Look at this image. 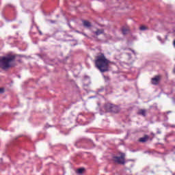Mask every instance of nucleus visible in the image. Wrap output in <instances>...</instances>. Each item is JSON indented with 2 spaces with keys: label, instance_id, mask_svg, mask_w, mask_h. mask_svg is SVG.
<instances>
[{
  "label": "nucleus",
  "instance_id": "9",
  "mask_svg": "<svg viewBox=\"0 0 175 175\" xmlns=\"http://www.w3.org/2000/svg\"><path fill=\"white\" fill-rule=\"evenodd\" d=\"M83 25L85 28H90V27H91V23L88 21H83Z\"/></svg>",
  "mask_w": 175,
  "mask_h": 175
},
{
  "label": "nucleus",
  "instance_id": "17",
  "mask_svg": "<svg viewBox=\"0 0 175 175\" xmlns=\"http://www.w3.org/2000/svg\"><path fill=\"white\" fill-rule=\"evenodd\" d=\"M157 133L159 135L161 134V131H157Z\"/></svg>",
  "mask_w": 175,
  "mask_h": 175
},
{
  "label": "nucleus",
  "instance_id": "2",
  "mask_svg": "<svg viewBox=\"0 0 175 175\" xmlns=\"http://www.w3.org/2000/svg\"><path fill=\"white\" fill-rule=\"evenodd\" d=\"M16 59L15 55H8L0 57V68L3 70L9 69L12 66V62Z\"/></svg>",
  "mask_w": 175,
  "mask_h": 175
},
{
  "label": "nucleus",
  "instance_id": "7",
  "mask_svg": "<svg viewBox=\"0 0 175 175\" xmlns=\"http://www.w3.org/2000/svg\"><path fill=\"white\" fill-rule=\"evenodd\" d=\"M93 33L96 36H99V35H102L105 33V30L103 29H97V30L96 31H93Z\"/></svg>",
  "mask_w": 175,
  "mask_h": 175
},
{
  "label": "nucleus",
  "instance_id": "10",
  "mask_svg": "<svg viewBox=\"0 0 175 175\" xmlns=\"http://www.w3.org/2000/svg\"><path fill=\"white\" fill-rule=\"evenodd\" d=\"M147 112V111H146V109H140L138 111V114H140L141 116H143L144 117H146V113Z\"/></svg>",
  "mask_w": 175,
  "mask_h": 175
},
{
  "label": "nucleus",
  "instance_id": "4",
  "mask_svg": "<svg viewBox=\"0 0 175 175\" xmlns=\"http://www.w3.org/2000/svg\"><path fill=\"white\" fill-rule=\"evenodd\" d=\"M113 161L115 163H118V165H125V153H120V157L114 156Z\"/></svg>",
  "mask_w": 175,
  "mask_h": 175
},
{
  "label": "nucleus",
  "instance_id": "12",
  "mask_svg": "<svg viewBox=\"0 0 175 175\" xmlns=\"http://www.w3.org/2000/svg\"><path fill=\"white\" fill-rule=\"evenodd\" d=\"M139 29L140 31H147V29H148V27L145 25H142L139 27Z\"/></svg>",
  "mask_w": 175,
  "mask_h": 175
},
{
  "label": "nucleus",
  "instance_id": "1",
  "mask_svg": "<svg viewBox=\"0 0 175 175\" xmlns=\"http://www.w3.org/2000/svg\"><path fill=\"white\" fill-rule=\"evenodd\" d=\"M94 64L96 68L102 73L109 72V68L111 62L106 58L104 53H99L95 57Z\"/></svg>",
  "mask_w": 175,
  "mask_h": 175
},
{
  "label": "nucleus",
  "instance_id": "5",
  "mask_svg": "<svg viewBox=\"0 0 175 175\" xmlns=\"http://www.w3.org/2000/svg\"><path fill=\"white\" fill-rule=\"evenodd\" d=\"M161 81V75H157L154 78H152L151 83L153 85H158Z\"/></svg>",
  "mask_w": 175,
  "mask_h": 175
},
{
  "label": "nucleus",
  "instance_id": "11",
  "mask_svg": "<svg viewBox=\"0 0 175 175\" xmlns=\"http://www.w3.org/2000/svg\"><path fill=\"white\" fill-rule=\"evenodd\" d=\"M84 170V168H79L78 170H77L76 173L77 174H83Z\"/></svg>",
  "mask_w": 175,
  "mask_h": 175
},
{
  "label": "nucleus",
  "instance_id": "6",
  "mask_svg": "<svg viewBox=\"0 0 175 175\" xmlns=\"http://www.w3.org/2000/svg\"><path fill=\"white\" fill-rule=\"evenodd\" d=\"M148 139H150V137L148 135H145L144 137H140L139 139V142L140 143H146V142L148 141Z\"/></svg>",
  "mask_w": 175,
  "mask_h": 175
},
{
  "label": "nucleus",
  "instance_id": "14",
  "mask_svg": "<svg viewBox=\"0 0 175 175\" xmlns=\"http://www.w3.org/2000/svg\"><path fill=\"white\" fill-rule=\"evenodd\" d=\"M5 92V89L3 88H0V94H3Z\"/></svg>",
  "mask_w": 175,
  "mask_h": 175
},
{
  "label": "nucleus",
  "instance_id": "16",
  "mask_svg": "<svg viewBox=\"0 0 175 175\" xmlns=\"http://www.w3.org/2000/svg\"><path fill=\"white\" fill-rule=\"evenodd\" d=\"M76 32H77V33H81L80 31H76Z\"/></svg>",
  "mask_w": 175,
  "mask_h": 175
},
{
  "label": "nucleus",
  "instance_id": "13",
  "mask_svg": "<svg viewBox=\"0 0 175 175\" xmlns=\"http://www.w3.org/2000/svg\"><path fill=\"white\" fill-rule=\"evenodd\" d=\"M104 80H105V81H109L110 80V78L107 76H104Z\"/></svg>",
  "mask_w": 175,
  "mask_h": 175
},
{
  "label": "nucleus",
  "instance_id": "15",
  "mask_svg": "<svg viewBox=\"0 0 175 175\" xmlns=\"http://www.w3.org/2000/svg\"><path fill=\"white\" fill-rule=\"evenodd\" d=\"M82 35H83V36H85L86 38H88V36H87V34H85V33H81Z\"/></svg>",
  "mask_w": 175,
  "mask_h": 175
},
{
  "label": "nucleus",
  "instance_id": "3",
  "mask_svg": "<svg viewBox=\"0 0 175 175\" xmlns=\"http://www.w3.org/2000/svg\"><path fill=\"white\" fill-rule=\"evenodd\" d=\"M104 109L107 113H120L121 110L118 105L109 103L104 105Z\"/></svg>",
  "mask_w": 175,
  "mask_h": 175
},
{
  "label": "nucleus",
  "instance_id": "8",
  "mask_svg": "<svg viewBox=\"0 0 175 175\" xmlns=\"http://www.w3.org/2000/svg\"><path fill=\"white\" fill-rule=\"evenodd\" d=\"M122 32L123 35H128V33H129V32H130L129 28L122 27Z\"/></svg>",
  "mask_w": 175,
  "mask_h": 175
}]
</instances>
